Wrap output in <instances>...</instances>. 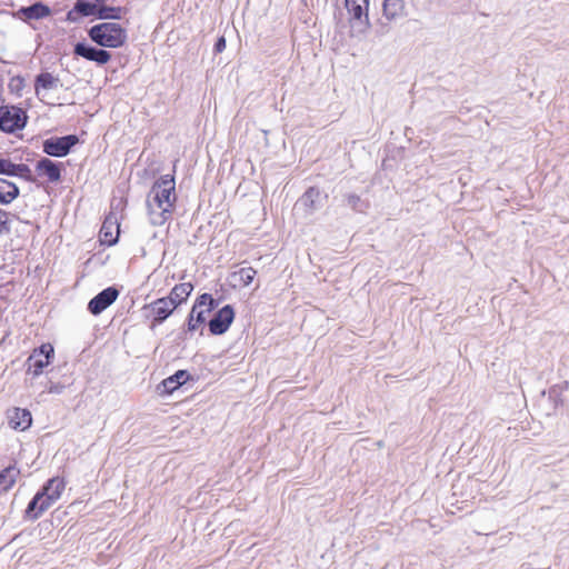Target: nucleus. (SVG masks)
Returning a JSON list of instances; mask_svg holds the SVG:
<instances>
[{
    "instance_id": "20",
    "label": "nucleus",
    "mask_w": 569,
    "mask_h": 569,
    "mask_svg": "<svg viewBox=\"0 0 569 569\" xmlns=\"http://www.w3.org/2000/svg\"><path fill=\"white\" fill-rule=\"evenodd\" d=\"M345 2L348 13L352 19L361 20L365 18L366 22H368L369 0H345Z\"/></svg>"
},
{
    "instance_id": "8",
    "label": "nucleus",
    "mask_w": 569,
    "mask_h": 569,
    "mask_svg": "<svg viewBox=\"0 0 569 569\" xmlns=\"http://www.w3.org/2000/svg\"><path fill=\"white\" fill-rule=\"evenodd\" d=\"M144 309L148 310L152 319L151 326L156 327L166 321L177 308L172 306V302L167 297H161L146 306Z\"/></svg>"
},
{
    "instance_id": "17",
    "label": "nucleus",
    "mask_w": 569,
    "mask_h": 569,
    "mask_svg": "<svg viewBox=\"0 0 569 569\" xmlns=\"http://www.w3.org/2000/svg\"><path fill=\"white\" fill-rule=\"evenodd\" d=\"M32 423V416L28 409L14 408L9 415V425L16 430H27Z\"/></svg>"
},
{
    "instance_id": "18",
    "label": "nucleus",
    "mask_w": 569,
    "mask_h": 569,
    "mask_svg": "<svg viewBox=\"0 0 569 569\" xmlns=\"http://www.w3.org/2000/svg\"><path fill=\"white\" fill-rule=\"evenodd\" d=\"M406 13V4L403 0H383L382 16L388 21H395L402 18Z\"/></svg>"
},
{
    "instance_id": "2",
    "label": "nucleus",
    "mask_w": 569,
    "mask_h": 569,
    "mask_svg": "<svg viewBox=\"0 0 569 569\" xmlns=\"http://www.w3.org/2000/svg\"><path fill=\"white\" fill-rule=\"evenodd\" d=\"M64 478L53 477L49 479L38 491L26 509V518L30 520L38 519L57 500H59L66 489Z\"/></svg>"
},
{
    "instance_id": "15",
    "label": "nucleus",
    "mask_w": 569,
    "mask_h": 569,
    "mask_svg": "<svg viewBox=\"0 0 569 569\" xmlns=\"http://www.w3.org/2000/svg\"><path fill=\"white\" fill-rule=\"evenodd\" d=\"M0 174L20 177L28 181L32 180L31 170L27 164L13 163L3 158H0Z\"/></svg>"
},
{
    "instance_id": "28",
    "label": "nucleus",
    "mask_w": 569,
    "mask_h": 569,
    "mask_svg": "<svg viewBox=\"0 0 569 569\" xmlns=\"http://www.w3.org/2000/svg\"><path fill=\"white\" fill-rule=\"evenodd\" d=\"M26 87V80L21 76H14L9 80L8 88L11 93L18 97L22 96V91Z\"/></svg>"
},
{
    "instance_id": "10",
    "label": "nucleus",
    "mask_w": 569,
    "mask_h": 569,
    "mask_svg": "<svg viewBox=\"0 0 569 569\" xmlns=\"http://www.w3.org/2000/svg\"><path fill=\"white\" fill-rule=\"evenodd\" d=\"M119 297V291L114 287H108L93 297L89 303V311L97 316L111 306Z\"/></svg>"
},
{
    "instance_id": "29",
    "label": "nucleus",
    "mask_w": 569,
    "mask_h": 569,
    "mask_svg": "<svg viewBox=\"0 0 569 569\" xmlns=\"http://www.w3.org/2000/svg\"><path fill=\"white\" fill-rule=\"evenodd\" d=\"M10 213L0 209V236L9 232L10 230Z\"/></svg>"
},
{
    "instance_id": "19",
    "label": "nucleus",
    "mask_w": 569,
    "mask_h": 569,
    "mask_svg": "<svg viewBox=\"0 0 569 569\" xmlns=\"http://www.w3.org/2000/svg\"><path fill=\"white\" fill-rule=\"evenodd\" d=\"M20 194L19 187L4 178H0V206L13 202Z\"/></svg>"
},
{
    "instance_id": "12",
    "label": "nucleus",
    "mask_w": 569,
    "mask_h": 569,
    "mask_svg": "<svg viewBox=\"0 0 569 569\" xmlns=\"http://www.w3.org/2000/svg\"><path fill=\"white\" fill-rule=\"evenodd\" d=\"M34 170L39 178L56 183L61 179L62 164L56 163L49 158H42L36 163Z\"/></svg>"
},
{
    "instance_id": "16",
    "label": "nucleus",
    "mask_w": 569,
    "mask_h": 569,
    "mask_svg": "<svg viewBox=\"0 0 569 569\" xmlns=\"http://www.w3.org/2000/svg\"><path fill=\"white\" fill-rule=\"evenodd\" d=\"M194 287L192 282H180L173 286L167 298L172 302V306L179 308L186 303L191 296Z\"/></svg>"
},
{
    "instance_id": "30",
    "label": "nucleus",
    "mask_w": 569,
    "mask_h": 569,
    "mask_svg": "<svg viewBox=\"0 0 569 569\" xmlns=\"http://www.w3.org/2000/svg\"><path fill=\"white\" fill-rule=\"evenodd\" d=\"M226 49V39L223 37H220L216 44H214V50L216 52L220 53L222 52L223 50Z\"/></svg>"
},
{
    "instance_id": "24",
    "label": "nucleus",
    "mask_w": 569,
    "mask_h": 569,
    "mask_svg": "<svg viewBox=\"0 0 569 569\" xmlns=\"http://www.w3.org/2000/svg\"><path fill=\"white\" fill-rule=\"evenodd\" d=\"M256 276L257 270L254 268L242 267L239 270L233 271L230 277L234 287H247L253 281Z\"/></svg>"
},
{
    "instance_id": "23",
    "label": "nucleus",
    "mask_w": 569,
    "mask_h": 569,
    "mask_svg": "<svg viewBox=\"0 0 569 569\" xmlns=\"http://www.w3.org/2000/svg\"><path fill=\"white\" fill-rule=\"evenodd\" d=\"M20 470L16 466H9L0 472V493L8 492L17 482Z\"/></svg>"
},
{
    "instance_id": "27",
    "label": "nucleus",
    "mask_w": 569,
    "mask_h": 569,
    "mask_svg": "<svg viewBox=\"0 0 569 569\" xmlns=\"http://www.w3.org/2000/svg\"><path fill=\"white\" fill-rule=\"evenodd\" d=\"M320 191L316 187H310L301 197V201L309 211L316 208V202L319 199Z\"/></svg>"
},
{
    "instance_id": "13",
    "label": "nucleus",
    "mask_w": 569,
    "mask_h": 569,
    "mask_svg": "<svg viewBox=\"0 0 569 569\" xmlns=\"http://www.w3.org/2000/svg\"><path fill=\"white\" fill-rule=\"evenodd\" d=\"M73 51L74 54L101 66L108 63L111 60V53L109 51L89 47L84 43H77Z\"/></svg>"
},
{
    "instance_id": "4",
    "label": "nucleus",
    "mask_w": 569,
    "mask_h": 569,
    "mask_svg": "<svg viewBox=\"0 0 569 569\" xmlns=\"http://www.w3.org/2000/svg\"><path fill=\"white\" fill-rule=\"evenodd\" d=\"M216 306L217 302L210 293L197 297L187 318L188 331L194 332L204 325Z\"/></svg>"
},
{
    "instance_id": "26",
    "label": "nucleus",
    "mask_w": 569,
    "mask_h": 569,
    "mask_svg": "<svg viewBox=\"0 0 569 569\" xmlns=\"http://www.w3.org/2000/svg\"><path fill=\"white\" fill-rule=\"evenodd\" d=\"M123 13H124L123 8L108 7V6H104L102 2L96 16H98L100 19H103V20H107V19L119 20V19H121Z\"/></svg>"
},
{
    "instance_id": "21",
    "label": "nucleus",
    "mask_w": 569,
    "mask_h": 569,
    "mask_svg": "<svg viewBox=\"0 0 569 569\" xmlns=\"http://www.w3.org/2000/svg\"><path fill=\"white\" fill-rule=\"evenodd\" d=\"M59 86H61V82L58 77L50 72H42L36 78L34 90L39 94L41 91L57 89Z\"/></svg>"
},
{
    "instance_id": "6",
    "label": "nucleus",
    "mask_w": 569,
    "mask_h": 569,
    "mask_svg": "<svg viewBox=\"0 0 569 569\" xmlns=\"http://www.w3.org/2000/svg\"><path fill=\"white\" fill-rule=\"evenodd\" d=\"M54 356V349L51 343H42L36 348L27 359V373L38 377L48 367Z\"/></svg>"
},
{
    "instance_id": "5",
    "label": "nucleus",
    "mask_w": 569,
    "mask_h": 569,
    "mask_svg": "<svg viewBox=\"0 0 569 569\" xmlns=\"http://www.w3.org/2000/svg\"><path fill=\"white\" fill-rule=\"evenodd\" d=\"M27 112L19 107L2 106L0 107V129L4 132H14L21 130L27 124Z\"/></svg>"
},
{
    "instance_id": "11",
    "label": "nucleus",
    "mask_w": 569,
    "mask_h": 569,
    "mask_svg": "<svg viewBox=\"0 0 569 569\" xmlns=\"http://www.w3.org/2000/svg\"><path fill=\"white\" fill-rule=\"evenodd\" d=\"M120 234V224L116 214L109 213L106 216L99 231V240L102 244L113 246L118 242Z\"/></svg>"
},
{
    "instance_id": "14",
    "label": "nucleus",
    "mask_w": 569,
    "mask_h": 569,
    "mask_svg": "<svg viewBox=\"0 0 569 569\" xmlns=\"http://www.w3.org/2000/svg\"><path fill=\"white\" fill-rule=\"evenodd\" d=\"M189 380H192V377L187 370H178L172 376L163 379L158 388L161 390V395L168 396Z\"/></svg>"
},
{
    "instance_id": "25",
    "label": "nucleus",
    "mask_w": 569,
    "mask_h": 569,
    "mask_svg": "<svg viewBox=\"0 0 569 569\" xmlns=\"http://www.w3.org/2000/svg\"><path fill=\"white\" fill-rule=\"evenodd\" d=\"M104 0H78L76 9L83 16H96Z\"/></svg>"
},
{
    "instance_id": "9",
    "label": "nucleus",
    "mask_w": 569,
    "mask_h": 569,
    "mask_svg": "<svg viewBox=\"0 0 569 569\" xmlns=\"http://www.w3.org/2000/svg\"><path fill=\"white\" fill-rule=\"evenodd\" d=\"M234 319V310L230 305L219 309L213 318L208 322L209 330L212 335H223L231 326Z\"/></svg>"
},
{
    "instance_id": "1",
    "label": "nucleus",
    "mask_w": 569,
    "mask_h": 569,
    "mask_svg": "<svg viewBox=\"0 0 569 569\" xmlns=\"http://www.w3.org/2000/svg\"><path fill=\"white\" fill-rule=\"evenodd\" d=\"M178 201L174 174H163L156 180L147 196V214L154 227L172 219Z\"/></svg>"
},
{
    "instance_id": "22",
    "label": "nucleus",
    "mask_w": 569,
    "mask_h": 569,
    "mask_svg": "<svg viewBox=\"0 0 569 569\" xmlns=\"http://www.w3.org/2000/svg\"><path fill=\"white\" fill-rule=\"evenodd\" d=\"M20 13L26 20H39L49 17L51 14V10L47 4L37 2L30 7L21 8Z\"/></svg>"
},
{
    "instance_id": "3",
    "label": "nucleus",
    "mask_w": 569,
    "mask_h": 569,
    "mask_svg": "<svg viewBox=\"0 0 569 569\" xmlns=\"http://www.w3.org/2000/svg\"><path fill=\"white\" fill-rule=\"evenodd\" d=\"M88 34L98 46L103 48H120L127 41V29L119 22L109 21L92 26Z\"/></svg>"
},
{
    "instance_id": "7",
    "label": "nucleus",
    "mask_w": 569,
    "mask_h": 569,
    "mask_svg": "<svg viewBox=\"0 0 569 569\" xmlns=\"http://www.w3.org/2000/svg\"><path fill=\"white\" fill-rule=\"evenodd\" d=\"M78 141L74 134L50 138L43 142V152L52 157H64Z\"/></svg>"
}]
</instances>
